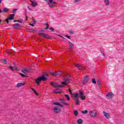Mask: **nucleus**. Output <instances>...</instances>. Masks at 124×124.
<instances>
[{"instance_id":"18","label":"nucleus","mask_w":124,"mask_h":124,"mask_svg":"<svg viewBox=\"0 0 124 124\" xmlns=\"http://www.w3.org/2000/svg\"><path fill=\"white\" fill-rule=\"evenodd\" d=\"M68 44L70 47L69 51L70 52V51H71V49H73V47H74V45L72 43L70 42V41H68Z\"/></svg>"},{"instance_id":"11","label":"nucleus","mask_w":124,"mask_h":124,"mask_svg":"<svg viewBox=\"0 0 124 124\" xmlns=\"http://www.w3.org/2000/svg\"><path fill=\"white\" fill-rule=\"evenodd\" d=\"M30 0L33 7H35V6H37L38 5V4H37V1H36V0Z\"/></svg>"},{"instance_id":"19","label":"nucleus","mask_w":124,"mask_h":124,"mask_svg":"<svg viewBox=\"0 0 124 124\" xmlns=\"http://www.w3.org/2000/svg\"><path fill=\"white\" fill-rule=\"evenodd\" d=\"M59 90H60V89H59V88H57V89H56L55 90H54L53 91L54 93H56V94L61 93H62V92H63L62 91H59Z\"/></svg>"},{"instance_id":"4","label":"nucleus","mask_w":124,"mask_h":124,"mask_svg":"<svg viewBox=\"0 0 124 124\" xmlns=\"http://www.w3.org/2000/svg\"><path fill=\"white\" fill-rule=\"evenodd\" d=\"M67 75V73L66 72L61 71H59L58 72H55V77H57V76H66Z\"/></svg>"},{"instance_id":"22","label":"nucleus","mask_w":124,"mask_h":124,"mask_svg":"<svg viewBox=\"0 0 124 124\" xmlns=\"http://www.w3.org/2000/svg\"><path fill=\"white\" fill-rule=\"evenodd\" d=\"M83 123H84V121L83 120V119H82L81 118L78 119L77 120V124H83Z\"/></svg>"},{"instance_id":"36","label":"nucleus","mask_w":124,"mask_h":124,"mask_svg":"<svg viewBox=\"0 0 124 124\" xmlns=\"http://www.w3.org/2000/svg\"><path fill=\"white\" fill-rule=\"evenodd\" d=\"M17 22L18 23H20V24H22L23 23V19L21 18H19L17 19Z\"/></svg>"},{"instance_id":"57","label":"nucleus","mask_w":124,"mask_h":124,"mask_svg":"<svg viewBox=\"0 0 124 124\" xmlns=\"http://www.w3.org/2000/svg\"><path fill=\"white\" fill-rule=\"evenodd\" d=\"M13 22L14 23H16V22H18V20H14Z\"/></svg>"},{"instance_id":"27","label":"nucleus","mask_w":124,"mask_h":124,"mask_svg":"<svg viewBox=\"0 0 124 124\" xmlns=\"http://www.w3.org/2000/svg\"><path fill=\"white\" fill-rule=\"evenodd\" d=\"M64 96L66 97V98L68 101H69L70 100V97H69V94H65L64 95Z\"/></svg>"},{"instance_id":"63","label":"nucleus","mask_w":124,"mask_h":124,"mask_svg":"<svg viewBox=\"0 0 124 124\" xmlns=\"http://www.w3.org/2000/svg\"><path fill=\"white\" fill-rule=\"evenodd\" d=\"M69 92H71V89L69 88Z\"/></svg>"},{"instance_id":"16","label":"nucleus","mask_w":124,"mask_h":124,"mask_svg":"<svg viewBox=\"0 0 124 124\" xmlns=\"http://www.w3.org/2000/svg\"><path fill=\"white\" fill-rule=\"evenodd\" d=\"M15 17V14H10L9 16V19H10V21H11L12 20H14V17Z\"/></svg>"},{"instance_id":"48","label":"nucleus","mask_w":124,"mask_h":124,"mask_svg":"<svg viewBox=\"0 0 124 124\" xmlns=\"http://www.w3.org/2000/svg\"><path fill=\"white\" fill-rule=\"evenodd\" d=\"M64 37H66L67 38H68L69 39H71V38H70V36H68V35L67 34H65Z\"/></svg>"},{"instance_id":"60","label":"nucleus","mask_w":124,"mask_h":124,"mask_svg":"<svg viewBox=\"0 0 124 124\" xmlns=\"http://www.w3.org/2000/svg\"><path fill=\"white\" fill-rule=\"evenodd\" d=\"M46 119L47 120H46V122H48V121L49 120V119H48L47 118H46Z\"/></svg>"},{"instance_id":"5","label":"nucleus","mask_w":124,"mask_h":124,"mask_svg":"<svg viewBox=\"0 0 124 124\" xmlns=\"http://www.w3.org/2000/svg\"><path fill=\"white\" fill-rule=\"evenodd\" d=\"M53 111L56 114H60L62 112V108L58 106H55L53 108Z\"/></svg>"},{"instance_id":"21","label":"nucleus","mask_w":124,"mask_h":124,"mask_svg":"<svg viewBox=\"0 0 124 124\" xmlns=\"http://www.w3.org/2000/svg\"><path fill=\"white\" fill-rule=\"evenodd\" d=\"M22 69H23V70L21 71V72L22 73H26V72H28V68H26V67H22Z\"/></svg>"},{"instance_id":"41","label":"nucleus","mask_w":124,"mask_h":124,"mask_svg":"<svg viewBox=\"0 0 124 124\" xmlns=\"http://www.w3.org/2000/svg\"><path fill=\"white\" fill-rule=\"evenodd\" d=\"M9 21H10V19L9 18H7L5 20V21L6 22L7 24H9Z\"/></svg>"},{"instance_id":"59","label":"nucleus","mask_w":124,"mask_h":124,"mask_svg":"<svg viewBox=\"0 0 124 124\" xmlns=\"http://www.w3.org/2000/svg\"><path fill=\"white\" fill-rule=\"evenodd\" d=\"M46 2H50V0H45Z\"/></svg>"},{"instance_id":"12","label":"nucleus","mask_w":124,"mask_h":124,"mask_svg":"<svg viewBox=\"0 0 124 124\" xmlns=\"http://www.w3.org/2000/svg\"><path fill=\"white\" fill-rule=\"evenodd\" d=\"M74 65H75L76 67H77L79 70H84L85 69V67L83 66L79 65L78 64L74 63Z\"/></svg>"},{"instance_id":"50","label":"nucleus","mask_w":124,"mask_h":124,"mask_svg":"<svg viewBox=\"0 0 124 124\" xmlns=\"http://www.w3.org/2000/svg\"><path fill=\"white\" fill-rule=\"evenodd\" d=\"M17 10H18V9H14L13 10V13H14V14L16 13V11Z\"/></svg>"},{"instance_id":"25","label":"nucleus","mask_w":124,"mask_h":124,"mask_svg":"<svg viewBox=\"0 0 124 124\" xmlns=\"http://www.w3.org/2000/svg\"><path fill=\"white\" fill-rule=\"evenodd\" d=\"M74 110V114L75 115V116H76V117H77V116H78V114H79V112H78V110H76L75 109H73Z\"/></svg>"},{"instance_id":"24","label":"nucleus","mask_w":124,"mask_h":124,"mask_svg":"<svg viewBox=\"0 0 124 124\" xmlns=\"http://www.w3.org/2000/svg\"><path fill=\"white\" fill-rule=\"evenodd\" d=\"M72 97H78L79 96V93H76L74 94H72Z\"/></svg>"},{"instance_id":"13","label":"nucleus","mask_w":124,"mask_h":124,"mask_svg":"<svg viewBox=\"0 0 124 124\" xmlns=\"http://www.w3.org/2000/svg\"><path fill=\"white\" fill-rule=\"evenodd\" d=\"M52 104H53V105H55L56 106H59V107H61V108H63V105L60 102H54L52 103Z\"/></svg>"},{"instance_id":"29","label":"nucleus","mask_w":124,"mask_h":124,"mask_svg":"<svg viewBox=\"0 0 124 124\" xmlns=\"http://www.w3.org/2000/svg\"><path fill=\"white\" fill-rule=\"evenodd\" d=\"M106 5H109L110 4V1L109 0H104Z\"/></svg>"},{"instance_id":"2","label":"nucleus","mask_w":124,"mask_h":124,"mask_svg":"<svg viewBox=\"0 0 124 124\" xmlns=\"http://www.w3.org/2000/svg\"><path fill=\"white\" fill-rule=\"evenodd\" d=\"M49 75H48V74L45 72H43L42 76L38 77L35 80V81L37 86H40V82H41V81H43V82H46V81L47 79H49Z\"/></svg>"},{"instance_id":"40","label":"nucleus","mask_w":124,"mask_h":124,"mask_svg":"<svg viewBox=\"0 0 124 124\" xmlns=\"http://www.w3.org/2000/svg\"><path fill=\"white\" fill-rule=\"evenodd\" d=\"M2 62L4 64H7V61L6 60V59H3V61Z\"/></svg>"},{"instance_id":"30","label":"nucleus","mask_w":124,"mask_h":124,"mask_svg":"<svg viewBox=\"0 0 124 124\" xmlns=\"http://www.w3.org/2000/svg\"><path fill=\"white\" fill-rule=\"evenodd\" d=\"M14 67H15V69H16V71H19V68H18V66H16V62H14Z\"/></svg>"},{"instance_id":"34","label":"nucleus","mask_w":124,"mask_h":124,"mask_svg":"<svg viewBox=\"0 0 124 124\" xmlns=\"http://www.w3.org/2000/svg\"><path fill=\"white\" fill-rule=\"evenodd\" d=\"M79 103H80V101H79V98L77 97L76 102V105H79Z\"/></svg>"},{"instance_id":"53","label":"nucleus","mask_w":124,"mask_h":124,"mask_svg":"<svg viewBox=\"0 0 124 124\" xmlns=\"http://www.w3.org/2000/svg\"><path fill=\"white\" fill-rule=\"evenodd\" d=\"M28 8L29 10H30V11H33V10H32V9L30 8V6H28Z\"/></svg>"},{"instance_id":"38","label":"nucleus","mask_w":124,"mask_h":124,"mask_svg":"<svg viewBox=\"0 0 124 124\" xmlns=\"http://www.w3.org/2000/svg\"><path fill=\"white\" fill-rule=\"evenodd\" d=\"M86 96H80V98L81 99V100H85L86 99Z\"/></svg>"},{"instance_id":"43","label":"nucleus","mask_w":124,"mask_h":124,"mask_svg":"<svg viewBox=\"0 0 124 124\" xmlns=\"http://www.w3.org/2000/svg\"><path fill=\"white\" fill-rule=\"evenodd\" d=\"M33 93H35V95H36L37 96H38V95H39V94H38L36 90H35L34 91H33Z\"/></svg>"},{"instance_id":"15","label":"nucleus","mask_w":124,"mask_h":124,"mask_svg":"<svg viewBox=\"0 0 124 124\" xmlns=\"http://www.w3.org/2000/svg\"><path fill=\"white\" fill-rule=\"evenodd\" d=\"M103 113L105 117L107 119H110V118H111V115H110V113H107L105 111H103Z\"/></svg>"},{"instance_id":"8","label":"nucleus","mask_w":124,"mask_h":124,"mask_svg":"<svg viewBox=\"0 0 124 124\" xmlns=\"http://www.w3.org/2000/svg\"><path fill=\"white\" fill-rule=\"evenodd\" d=\"M89 80H90V79H89V75H86L84 77V80L82 82V84L86 85V84H87L88 83V82H89Z\"/></svg>"},{"instance_id":"14","label":"nucleus","mask_w":124,"mask_h":124,"mask_svg":"<svg viewBox=\"0 0 124 124\" xmlns=\"http://www.w3.org/2000/svg\"><path fill=\"white\" fill-rule=\"evenodd\" d=\"M61 103H62V104H64V105H66V106H68L69 105L67 103L65 102V100H64V98H60L59 99Z\"/></svg>"},{"instance_id":"64","label":"nucleus","mask_w":124,"mask_h":124,"mask_svg":"<svg viewBox=\"0 0 124 124\" xmlns=\"http://www.w3.org/2000/svg\"><path fill=\"white\" fill-rule=\"evenodd\" d=\"M1 1H2V0H0V4L1 3Z\"/></svg>"},{"instance_id":"10","label":"nucleus","mask_w":124,"mask_h":124,"mask_svg":"<svg viewBox=\"0 0 124 124\" xmlns=\"http://www.w3.org/2000/svg\"><path fill=\"white\" fill-rule=\"evenodd\" d=\"M89 113H90V116H91V117H93V118H95V117H96V116H97V114L96 113V112H94V110L90 111Z\"/></svg>"},{"instance_id":"39","label":"nucleus","mask_w":124,"mask_h":124,"mask_svg":"<svg viewBox=\"0 0 124 124\" xmlns=\"http://www.w3.org/2000/svg\"><path fill=\"white\" fill-rule=\"evenodd\" d=\"M9 67L10 69H11V70L12 71H14V70H15L14 69V67L12 66V65H10Z\"/></svg>"},{"instance_id":"33","label":"nucleus","mask_w":124,"mask_h":124,"mask_svg":"<svg viewBox=\"0 0 124 124\" xmlns=\"http://www.w3.org/2000/svg\"><path fill=\"white\" fill-rule=\"evenodd\" d=\"M54 34H56V35H57V36H59V37H62V38H63V39H65V38L63 37V36H62L60 34H57V33H54Z\"/></svg>"},{"instance_id":"44","label":"nucleus","mask_w":124,"mask_h":124,"mask_svg":"<svg viewBox=\"0 0 124 124\" xmlns=\"http://www.w3.org/2000/svg\"><path fill=\"white\" fill-rule=\"evenodd\" d=\"M48 29L51 31H55V29H54V28H53V27H49V28H48Z\"/></svg>"},{"instance_id":"56","label":"nucleus","mask_w":124,"mask_h":124,"mask_svg":"<svg viewBox=\"0 0 124 124\" xmlns=\"http://www.w3.org/2000/svg\"><path fill=\"white\" fill-rule=\"evenodd\" d=\"M81 0H75V2H79Z\"/></svg>"},{"instance_id":"20","label":"nucleus","mask_w":124,"mask_h":124,"mask_svg":"<svg viewBox=\"0 0 124 124\" xmlns=\"http://www.w3.org/2000/svg\"><path fill=\"white\" fill-rule=\"evenodd\" d=\"M6 51L7 53V54H8V55H12L13 56H14V55H15V53L13 52H12V49H11L9 51H8V50H7Z\"/></svg>"},{"instance_id":"37","label":"nucleus","mask_w":124,"mask_h":124,"mask_svg":"<svg viewBox=\"0 0 124 124\" xmlns=\"http://www.w3.org/2000/svg\"><path fill=\"white\" fill-rule=\"evenodd\" d=\"M25 17H26V21H28V18H29L28 17V16H27V9H25Z\"/></svg>"},{"instance_id":"9","label":"nucleus","mask_w":124,"mask_h":124,"mask_svg":"<svg viewBox=\"0 0 124 124\" xmlns=\"http://www.w3.org/2000/svg\"><path fill=\"white\" fill-rule=\"evenodd\" d=\"M114 96H115V95H114V93H113L112 92H109L106 95V97H107V98L112 99L113 97H114Z\"/></svg>"},{"instance_id":"26","label":"nucleus","mask_w":124,"mask_h":124,"mask_svg":"<svg viewBox=\"0 0 124 124\" xmlns=\"http://www.w3.org/2000/svg\"><path fill=\"white\" fill-rule=\"evenodd\" d=\"M9 11V10L7 9V8H3L2 12H4V13H7Z\"/></svg>"},{"instance_id":"62","label":"nucleus","mask_w":124,"mask_h":124,"mask_svg":"<svg viewBox=\"0 0 124 124\" xmlns=\"http://www.w3.org/2000/svg\"><path fill=\"white\" fill-rule=\"evenodd\" d=\"M0 13H2V10H1V9H0Z\"/></svg>"},{"instance_id":"28","label":"nucleus","mask_w":124,"mask_h":124,"mask_svg":"<svg viewBox=\"0 0 124 124\" xmlns=\"http://www.w3.org/2000/svg\"><path fill=\"white\" fill-rule=\"evenodd\" d=\"M88 112H89V111H88V110H87V109H86L85 110L81 111V113H82V114H83V115H86V114H88Z\"/></svg>"},{"instance_id":"45","label":"nucleus","mask_w":124,"mask_h":124,"mask_svg":"<svg viewBox=\"0 0 124 124\" xmlns=\"http://www.w3.org/2000/svg\"><path fill=\"white\" fill-rule=\"evenodd\" d=\"M32 20L33 22V24L34 25H35L36 24V20H35V19H34V18H33V17L32 18Z\"/></svg>"},{"instance_id":"47","label":"nucleus","mask_w":124,"mask_h":124,"mask_svg":"<svg viewBox=\"0 0 124 124\" xmlns=\"http://www.w3.org/2000/svg\"><path fill=\"white\" fill-rule=\"evenodd\" d=\"M79 94H80V96H83L84 95V92L79 91Z\"/></svg>"},{"instance_id":"1","label":"nucleus","mask_w":124,"mask_h":124,"mask_svg":"<svg viewBox=\"0 0 124 124\" xmlns=\"http://www.w3.org/2000/svg\"><path fill=\"white\" fill-rule=\"evenodd\" d=\"M71 79L69 78H64V81L61 82V85L58 84L57 82H52L50 83V85L53 87V88H63L64 86H67V85H69L70 84V81Z\"/></svg>"},{"instance_id":"55","label":"nucleus","mask_w":124,"mask_h":124,"mask_svg":"<svg viewBox=\"0 0 124 124\" xmlns=\"http://www.w3.org/2000/svg\"><path fill=\"white\" fill-rule=\"evenodd\" d=\"M37 40H40V42H41V41H42V39H40V38L37 37Z\"/></svg>"},{"instance_id":"58","label":"nucleus","mask_w":124,"mask_h":124,"mask_svg":"<svg viewBox=\"0 0 124 124\" xmlns=\"http://www.w3.org/2000/svg\"><path fill=\"white\" fill-rule=\"evenodd\" d=\"M31 90L33 92L35 90L34 88H31Z\"/></svg>"},{"instance_id":"42","label":"nucleus","mask_w":124,"mask_h":124,"mask_svg":"<svg viewBox=\"0 0 124 124\" xmlns=\"http://www.w3.org/2000/svg\"><path fill=\"white\" fill-rule=\"evenodd\" d=\"M26 31H31L32 32V31H37V30H31V29H30L29 28H26Z\"/></svg>"},{"instance_id":"46","label":"nucleus","mask_w":124,"mask_h":124,"mask_svg":"<svg viewBox=\"0 0 124 124\" xmlns=\"http://www.w3.org/2000/svg\"><path fill=\"white\" fill-rule=\"evenodd\" d=\"M96 81H97V83L98 86H100L101 82L100 81V80L98 79H97Z\"/></svg>"},{"instance_id":"54","label":"nucleus","mask_w":124,"mask_h":124,"mask_svg":"<svg viewBox=\"0 0 124 124\" xmlns=\"http://www.w3.org/2000/svg\"><path fill=\"white\" fill-rule=\"evenodd\" d=\"M30 26H31V27H34V24L33 23H30Z\"/></svg>"},{"instance_id":"32","label":"nucleus","mask_w":124,"mask_h":124,"mask_svg":"<svg viewBox=\"0 0 124 124\" xmlns=\"http://www.w3.org/2000/svg\"><path fill=\"white\" fill-rule=\"evenodd\" d=\"M92 82L93 84H94V85L96 84V80H95V78H92Z\"/></svg>"},{"instance_id":"17","label":"nucleus","mask_w":124,"mask_h":124,"mask_svg":"<svg viewBox=\"0 0 124 124\" xmlns=\"http://www.w3.org/2000/svg\"><path fill=\"white\" fill-rule=\"evenodd\" d=\"M25 85H26V83L25 82L18 83L16 84V87L17 88H20V87H23Z\"/></svg>"},{"instance_id":"23","label":"nucleus","mask_w":124,"mask_h":124,"mask_svg":"<svg viewBox=\"0 0 124 124\" xmlns=\"http://www.w3.org/2000/svg\"><path fill=\"white\" fill-rule=\"evenodd\" d=\"M45 25L46 26V28L45 29V30H48L49 29L50 25L48 23L45 22Z\"/></svg>"},{"instance_id":"49","label":"nucleus","mask_w":124,"mask_h":124,"mask_svg":"<svg viewBox=\"0 0 124 124\" xmlns=\"http://www.w3.org/2000/svg\"><path fill=\"white\" fill-rule=\"evenodd\" d=\"M100 50H101V53H102V54L103 55H104V53H103L104 51H103V47H101L100 48Z\"/></svg>"},{"instance_id":"61","label":"nucleus","mask_w":124,"mask_h":124,"mask_svg":"<svg viewBox=\"0 0 124 124\" xmlns=\"http://www.w3.org/2000/svg\"><path fill=\"white\" fill-rule=\"evenodd\" d=\"M70 94H71V95H72V94H73V93H72V91H71L69 92Z\"/></svg>"},{"instance_id":"52","label":"nucleus","mask_w":124,"mask_h":124,"mask_svg":"<svg viewBox=\"0 0 124 124\" xmlns=\"http://www.w3.org/2000/svg\"><path fill=\"white\" fill-rule=\"evenodd\" d=\"M69 33H70V34H74V32H73L72 31H70Z\"/></svg>"},{"instance_id":"7","label":"nucleus","mask_w":124,"mask_h":124,"mask_svg":"<svg viewBox=\"0 0 124 124\" xmlns=\"http://www.w3.org/2000/svg\"><path fill=\"white\" fill-rule=\"evenodd\" d=\"M13 27L14 29H16V30H21L22 28H23L22 26H20V24L19 23H15L13 25Z\"/></svg>"},{"instance_id":"31","label":"nucleus","mask_w":124,"mask_h":124,"mask_svg":"<svg viewBox=\"0 0 124 124\" xmlns=\"http://www.w3.org/2000/svg\"><path fill=\"white\" fill-rule=\"evenodd\" d=\"M19 75L22 77V78H24L25 77H28V76H26V75L22 73H19Z\"/></svg>"},{"instance_id":"35","label":"nucleus","mask_w":124,"mask_h":124,"mask_svg":"<svg viewBox=\"0 0 124 124\" xmlns=\"http://www.w3.org/2000/svg\"><path fill=\"white\" fill-rule=\"evenodd\" d=\"M49 73H50L51 75H52V76H55V72L53 71H49Z\"/></svg>"},{"instance_id":"51","label":"nucleus","mask_w":124,"mask_h":124,"mask_svg":"<svg viewBox=\"0 0 124 124\" xmlns=\"http://www.w3.org/2000/svg\"><path fill=\"white\" fill-rule=\"evenodd\" d=\"M27 71H33V69L31 68H27Z\"/></svg>"},{"instance_id":"3","label":"nucleus","mask_w":124,"mask_h":124,"mask_svg":"<svg viewBox=\"0 0 124 124\" xmlns=\"http://www.w3.org/2000/svg\"><path fill=\"white\" fill-rule=\"evenodd\" d=\"M45 30H41L39 31L38 35L40 36H43L44 38H47V39H53V37L49 35L48 34L44 33Z\"/></svg>"},{"instance_id":"6","label":"nucleus","mask_w":124,"mask_h":124,"mask_svg":"<svg viewBox=\"0 0 124 124\" xmlns=\"http://www.w3.org/2000/svg\"><path fill=\"white\" fill-rule=\"evenodd\" d=\"M53 0H49V2L48 3L49 7L51 8H53V7L58 3L57 2L53 1Z\"/></svg>"}]
</instances>
